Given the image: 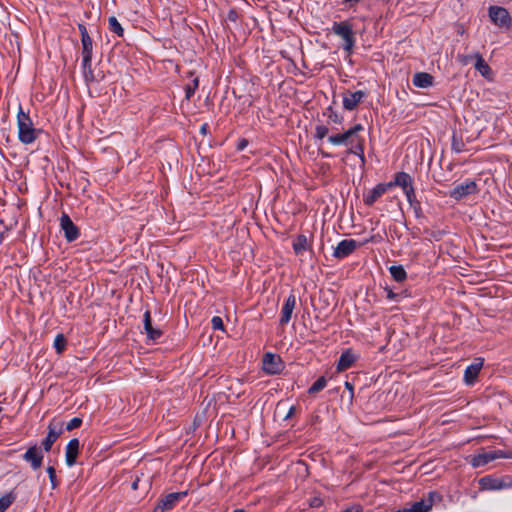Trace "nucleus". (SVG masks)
I'll return each mask as SVG.
<instances>
[{
    "mask_svg": "<svg viewBox=\"0 0 512 512\" xmlns=\"http://www.w3.org/2000/svg\"><path fill=\"white\" fill-rule=\"evenodd\" d=\"M391 189V184L379 183L369 190L363 196V201L367 206L373 205L384 193Z\"/></svg>",
    "mask_w": 512,
    "mask_h": 512,
    "instance_id": "obj_12",
    "label": "nucleus"
},
{
    "mask_svg": "<svg viewBox=\"0 0 512 512\" xmlns=\"http://www.w3.org/2000/svg\"><path fill=\"white\" fill-rule=\"evenodd\" d=\"M53 346L58 354H61L66 347V339L63 334H58L55 339Z\"/></svg>",
    "mask_w": 512,
    "mask_h": 512,
    "instance_id": "obj_33",
    "label": "nucleus"
},
{
    "mask_svg": "<svg viewBox=\"0 0 512 512\" xmlns=\"http://www.w3.org/2000/svg\"><path fill=\"white\" fill-rule=\"evenodd\" d=\"M295 307L296 297L293 293H290V295L286 298L281 309V316L279 319L280 325L284 326L290 322Z\"/></svg>",
    "mask_w": 512,
    "mask_h": 512,
    "instance_id": "obj_15",
    "label": "nucleus"
},
{
    "mask_svg": "<svg viewBox=\"0 0 512 512\" xmlns=\"http://www.w3.org/2000/svg\"><path fill=\"white\" fill-rule=\"evenodd\" d=\"M79 440L77 438L71 439L67 446L65 451V461L67 466L72 467L76 463L77 455L79 452Z\"/></svg>",
    "mask_w": 512,
    "mask_h": 512,
    "instance_id": "obj_19",
    "label": "nucleus"
},
{
    "mask_svg": "<svg viewBox=\"0 0 512 512\" xmlns=\"http://www.w3.org/2000/svg\"><path fill=\"white\" fill-rule=\"evenodd\" d=\"M2 411V407H0V412Z\"/></svg>",
    "mask_w": 512,
    "mask_h": 512,
    "instance_id": "obj_58",
    "label": "nucleus"
},
{
    "mask_svg": "<svg viewBox=\"0 0 512 512\" xmlns=\"http://www.w3.org/2000/svg\"><path fill=\"white\" fill-rule=\"evenodd\" d=\"M403 193L405 194L409 205L416 204V202H418V200L416 198L414 186L407 190H404Z\"/></svg>",
    "mask_w": 512,
    "mask_h": 512,
    "instance_id": "obj_36",
    "label": "nucleus"
},
{
    "mask_svg": "<svg viewBox=\"0 0 512 512\" xmlns=\"http://www.w3.org/2000/svg\"><path fill=\"white\" fill-rule=\"evenodd\" d=\"M294 411H295V407H294V406H292V407L289 409V412H288V414H287V416H286V417H287V418H288V417H290V416L294 413Z\"/></svg>",
    "mask_w": 512,
    "mask_h": 512,
    "instance_id": "obj_52",
    "label": "nucleus"
},
{
    "mask_svg": "<svg viewBox=\"0 0 512 512\" xmlns=\"http://www.w3.org/2000/svg\"><path fill=\"white\" fill-rule=\"evenodd\" d=\"M143 328L150 341H156L162 336V331L159 328L153 327L150 311H145L143 319Z\"/></svg>",
    "mask_w": 512,
    "mask_h": 512,
    "instance_id": "obj_17",
    "label": "nucleus"
},
{
    "mask_svg": "<svg viewBox=\"0 0 512 512\" xmlns=\"http://www.w3.org/2000/svg\"><path fill=\"white\" fill-rule=\"evenodd\" d=\"M441 496L435 491L428 493V496L419 501L408 503L404 507L397 509L395 512H429L436 500H440Z\"/></svg>",
    "mask_w": 512,
    "mask_h": 512,
    "instance_id": "obj_2",
    "label": "nucleus"
},
{
    "mask_svg": "<svg viewBox=\"0 0 512 512\" xmlns=\"http://www.w3.org/2000/svg\"><path fill=\"white\" fill-rule=\"evenodd\" d=\"M489 17L491 21L499 26L510 28L512 24V20L507 9L500 6H491L489 8Z\"/></svg>",
    "mask_w": 512,
    "mask_h": 512,
    "instance_id": "obj_6",
    "label": "nucleus"
},
{
    "mask_svg": "<svg viewBox=\"0 0 512 512\" xmlns=\"http://www.w3.org/2000/svg\"><path fill=\"white\" fill-rule=\"evenodd\" d=\"M471 366L474 367L475 371H477V373L479 374V372L483 366V360L477 359V361L472 363Z\"/></svg>",
    "mask_w": 512,
    "mask_h": 512,
    "instance_id": "obj_48",
    "label": "nucleus"
},
{
    "mask_svg": "<svg viewBox=\"0 0 512 512\" xmlns=\"http://www.w3.org/2000/svg\"><path fill=\"white\" fill-rule=\"evenodd\" d=\"M388 270L396 282L401 283L407 279V272L402 265H392Z\"/></svg>",
    "mask_w": 512,
    "mask_h": 512,
    "instance_id": "obj_26",
    "label": "nucleus"
},
{
    "mask_svg": "<svg viewBox=\"0 0 512 512\" xmlns=\"http://www.w3.org/2000/svg\"><path fill=\"white\" fill-rule=\"evenodd\" d=\"M509 476L497 477L494 475H487L479 479V488L482 491H501L509 488Z\"/></svg>",
    "mask_w": 512,
    "mask_h": 512,
    "instance_id": "obj_4",
    "label": "nucleus"
},
{
    "mask_svg": "<svg viewBox=\"0 0 512 512\" xmlns=\"http://www.w3.org/2000/svg\"><path fill=\"white\" fill-rule=\"evenodd\" d=\"M509 488L512 489V479H510Z\"/></svg>",
    "mask_w": 512,
    "mask_h": 512,
    "instance_id": "obj_57",
    "label": "nucleus"
},
{
    "mask_svg": "<svg viewBox=\"0 0 512 512\" xmlns=\"http://www.w3.org/2000/svg\"><path fill=\"white\" fill-rule=\"evenodd\" d=\"M293 250L296 255H301L309 249L308 239L304 234L298 235L292 244Z\"/></svg>",
    "mask_w": 512,
    "mask_h": 512,
    "instance_id": "obj_24",
    "label": "nucleus"
},
{
    "mask_svg": "<svg viewBox=\"0 0 512 512\" xmlns=\"http://www.w3.org/2000/svg\"><path fill=\"white\" fill-rule=\"evenodd\" d=\"M47 473H48L52 488L53 489L56 488L58 483H57L56 471H55L54 467H52V466L47 467Z\"/></svg>",
    "mask_w": 512,
    "mask_h": 512,
    "instance_id": "obj_39",
    "label": "nucleus"
},
{
    "mask_svg": "<svg viewBox=\"0 0 512 512\" xmlns=\"http://www.w3.org/2000/svg\"><path fill=\"white\" fill-rule=\"evenodd\" d=\"M78 29H79V32L81 35V39H87L90 37L88 34V31H87V28L84 24H79Z\"/></svg>",
    "mask_w": 512,
    "mask_h": 512,
    "instance_id": "obj_46",
    "label": "nucleus"
},
{
    "mask_svg": "<svg viewBox=\"0 0 512 512\" xmlns=\"http://www.w3.org/2000/svg\"><path fill=\"white\" fill-rule=\"evenodd\" d=\"M201 131H202L203 133H205V131H206V125H203V126L201 127Z\"/></svg>",
    "mask_w": 512,
    "mask_h": 512,
    "instance_id": "obj_55",
    "label": "nucleus"
},
{
    "mask_svg": "<svg viewBox=\"0 0 512 512\" xmlns=\"http://www.w3.org/2000/svg\"><path fill=\"white\" fill-rule=\"evenodd\" d=\"M327 386V380L324 376L319 377L308 389L309 394H315Z\"/></svg>",
    "mask_w": 512,
    "mask_h": 512,
    "instance_id": "obj_30",
    "label": "nucleus"
},
{
    "mask_svg": "<svg viewBox=\"0 0 512 512\" xmlns=\"http://www.w3.org/2000/svg\"><path fill=\"white\" fill-rule=\"evenodd\" d=\"M263 369L268 374H277L282 370V361L279 356L266 353L263 357Z\"/></svg>",
    "mask_w": 512,
    "mask_h": 512,
    "instance_id": "obj_16",
    "label": "nucleus"
},
{
    "mask_svg": "<svg viewBox=\"0 0 512 512\" xmlns=\"http://www.w3.org/2000/svg\"><path fill=\"white\" fill-rule=\"evenodd\" d=\"M345 387H346V389L353 391V386L350 382H345Z\"/></svg>",
    "mask_w": 512,
    "mask_h": 512,
    "instance_id": "obj_51",
    "label": "nucleus"
},
{
    "mask_svg": "<svg viewBox=\"0 0 512 512\" xmlns=\"http://www.w3.org/2000/svg\"><path fill=\"white\" fill-rule=\"evenodd\" d=\"M361 1L362 0H341V4L347 9H352Z\"/></svg>",
    "mask_w": 512,
    "mask_h": 512,
    "instance_id": "obj_43",
    "label": "nucleus"
},
{
    "mask_svg": "<svg viewBox=\"0 0 512 512\" xmlns=\"http://www.w3.org/2000/svg\"><path fill=\"white\" fill-rule=\"evenodd\" d=\"M385 291L387 294L386 296L389 300L396 301V302L400 301L402 294L393 292V290L389 287H386Z\"/></svg>",
    "mask_w": 512,
    "mask_h": 512,
    "instance_id": "obj_42",
    "label": "nucleus"
},
{
    "mask_svg": "<svg viewBox=\"0 0 512 512\" xmlns=\"http://www.w3.org/2000/svg\"><path fill=\"white\" fill-rule=\"evenodd\" d=\"M363 130H364V127L362 124H355L353 127L349 128V131H352L353 137H360L358 135V133Z\"/></svg>",
    "mask_w": 512,
    "mask_h": 512,
    "instance_id": "obj_44",
    "label": "nucleus"
},
{
    "mask_svg": "<svg viewBox=\"0 0 512 512\" xmlns=\"http://www.w3.org/2000/svg\"><path fill=\"white\" fill-rule=\"evenodd\" d=\"M320 154L322 155V157L324 158H330L332 157V155L330 153H327V152H324V151H320Z\"/></svg>",
    "mask_w": 512,
    "mask_h": 512,
    "instance_id": "obj_50",
    "label": "nucleus"
},
{
    "mask_svg": "<svg viewBox=\"0 0 512 512\" xmlns=\"http://www.w3.org/2000/svg\"><path fill=\"white\" fill-rule=\"evenodd\" d=\"M137 487H138V480L133 482V484H132L133 489H137Z\"/></svg>",
    "mask_w": 512,
    "mask_h": 512,
    "instance_id": "obj_53",
    "label": "nucleus"
},
{
    "mask_svg": "<svg viewBox=\"0 0 512 512\" xmlns=\"http://www.w3.org/2000/svg\"><path fill=\"white\" fill-rule=\"evenodd\" d=\"M391 184V188L398 186L403 191L413 187V178L406 172H397L394 175L393 181L387 182Z\"/></svg>",
    "mask_w": 512,
    "mask_h": 512,
    "instance_id": "obj_20",
    "label": "nucleus"
},
{
    "mask_svg": "<svg viewBox=\"0 0 512 512\" xmlns=\"http://www.w3.org/2000/svg\"><path fill=\"white\" fill-rule=\"evenodd\" d=\"M199 86V79L198 77H194L192 81L185 86V96L187 100H190L191 97L194 95L195 91L197 90Z\"/></svg>",
    "mask_w": 512,
    "mask_h": 512,
    "instance_id": "obj_31",
    "label": "nucleus"
},
{
    "mask_svg": "<svg viewBox=\"0 0 512 512\" xmlns=\"http://www.w3.org/2000/svg\"><path fill=\"white\" fill-rule=\"evenodd\" d=\"M188 495L187 491L173 492L162 497L153 512H166L173 509L182 499Z\"/></svg>",
    "mask_w": 512,
    "mask_h": 512,
    "instance_id": "obj_5",
    "label": "nucleus"
},
{
    "mask_svg": "<svg viewBox=\"0 0 512 512\" xmlns=\"http://www.w3.org/2000/svg\"><path fill=\"white\" fill-rule=\"evenodd\" d=\"M478 373L475 371V368L469 365L465 369L464 378L467 384H472L473 381L477 378Z\"/></svg>",
    "mask_w": 512,
    "mask_h": 512,
    "instance_id": "obj_35",
    "label": "nucleus"
},
{
    "mask_svg": "<svg viewBox=\"0 0 512 512\" xmlns=\"http://www.w3.org/2000/svg\"><path fill=\"white\" fill-rule=\"evenodd\" d=\"M474 57L476 58L475 69L479 71L482 76H487L490 72L489 65L484 61L483 57L479 53H476Z\"/></svg>",
    "mask_w": 512,
    "mask_h": 512,
    "instance_id": "obj_28",
    "label": "nucleus"
},
{
    "mask_svg": "<svg viewBox=\"0 0 512 512\" xmlns=\"http://www.w3.org/2000/svg\"><path fill=\"white\" fill-rule=\"evenodd\" d=\"M233 512H245L243 509H236Z\"/></svg>",
    "mask_w": 512,
    "mask_h": 512,
    "instance_id": "obj_56",
    "label": "nucleus"
},
{
    "mask_svg": "<svg viewBox=\"0 0 512 512\" xmlns=\"http://www.w3.org/2000/svg\"><path fill=\"white\" fill-rule=\"evenodd\" d=\"M492 453L495 456V460L496 459H500V458L512 459V453L511 452H507V451H504V450H492Z\"/></svg>",
    "mask_w": 512,
    "mask_h": 512,
    "instance_id": "obj_40",
    "label": "nucleus"
},
{
    "mask_svg": "<svg viewBox=\"0 0 512 512\" xmlns=\"http://www.w3.org/2000/svg\"><path fill=\"white\" fill-rule=\"evenodd\" d=\"M329 128L325 125H317L315 127L314 132V139L316 140H323L325 137L328 136Z\"/></svg>",
    "mask_w": 512,
    "mask_h": 512,
    "instance_id": "obj_34",
    "label": "nucleus"
},
{
    "mask_svg": "<svg viewBox=\"0 0 512 512\" xmlns=\"http://www.w3.org/2000/svg\"><path fill=\"white\" fill-rule=\"evenodd\" d=\"M63 432V425L61 422L51 421L48 424V433L42 441V446L46 452H49L54 442L59 438Z\"/></svg>",
    "mask_w": 512,
    "mask_h": 512,
    "instance_id": "obj_9",
    "label": "nucleus"
},
{
    "mask_svg": "<svg viewBox=\"0 0 512 512\" xmlns=\"http://www.w3.org/2000/svg\"><path fill=\"white\" fill-rule=\"evenodd\" d=\"M328 111H329V114H328V119L336 124H341L342 121H343V118L341 116L338 115L337 112H335L332 107H329L328 108Z\"/></svg>",
    "mask_w": 512,
    "mask_h": 512,
    "instance_id": "obj_38",
    "label": "nucleus"
},
{
    "mask_svg": "<svg viewBox=\"0 0 512 512\" xmlns=\"http://www.w3.org/2000/svg\"><path fill=\"white\" fill-rule=\"evenodd\" d=\"M478 191V187L475 181L466 180L462 183L457 184L451 191L450 196L455 200H461L468 195L475 194Z\"/></svg>",
    "mask_w": 512,
    "mask_h": 512,
    "instance_id": "obj_8",
    "label": "nucleus"
},
{
    "mask_svg": "<svg viewBox=\"0 0 512 512\" xmlns=\"http://www.w3.org/2000/svg\"><path fill=\"white\" fill-rule=\"evenodd\" d=\"M410 207L413 209L415 216L417 218L422 216V208L420 202H416V204H411Z\"/></svg>",
    "mask_w": 512,
    "mask_h": 512,
    "instance_id": "obj_45",
    "label": "nucleus"
},
{
    "mask_svg": "<svg viewBox=\"0 0 512 512\" xmlns=\"http://www.w3.org/2000/svg\"><path fill=\"white\" fill-rule=\"evenodd\" d=\"M332 31L344 41L343 49L350 53L355 45V38L352 25L347 21L334 22Z\"/></svg>",
    "mask_w": 512,
    "mask_h": 512,
    "instance_id": "obj_3",
    "label": "nucleus"
},
{
    "mask_svg": "<svg viewBox=\"0 0 512 512\" xmlns=\"http://www.w3.org/2000/svg\"><path fill=\"white\" fill-rule=\"evenodd\" d=\"M412 83L418 88L427 89L434 85V77L426 72H417L413 75Z\"/></svg>",
    "mask_w": 512,
    "mask_h": 512,
    "instance_id": "obj_21",
    "label": "nucleus"
},
{
    "mask_svg": "<svg viewBox=\"0 0 512 512\" xmlns=\"http://www.w3.org/2000/svg\"><path fill=\"white\" fill-rule=\"evenodd\" d=\"M357 359L358 356L351 349L344 350L338 360L337 371L342 372L349 369Z\"/></svg>",
    "mask_w": 512,
    "mask_h": 512,
    "instance_id": "obj_18",
    "label": "nucleus"
},
{
    "mask_svg": "<svg viewBox=\"0 0 512 512\" xmlns=\"http://www.w3.org/2000/svg\"><path fill=\"white\" fill-rule=\"evenodd\" d=\"M108 27L109 30L115 33L118 37L124 36V29L115 16H110L108 18Z\"/></svg>",
    "mask_w": 512,
    "mask_h": 512,
    "instance_id": "obj_27",
    "label": "nucleus"
},
{
    "mask_svg": "<svg viewBox=\"0 0 512 512\" xmlns=\"http://www.w3.org/2000/svg\"><path fill=\"white\" fill-rule=\"evenodd\" d=\"M82 44V60L88 64L89 59L93 57V41L92 38L89 37L87 39H81Z\"/></svg>",
    "mask_w": 512,
    "mask_h": 512,
    "instance_id": "obj_25",
    "label": "nucleus"
},
{
    "mask_svg": "<svg viewBox=\"0 0 512 512\" xmlns=\"http://www.w3.org/2000/svg\"><path fill=\"white\" fill-rule=\"evenodd\" d=\"M16 495L13 492H9L0 497V512L6 511L11 504L15 501Z\"/></svg>",
    "mask_w": 512,
    "mask_h": 512,
    "instance_id": "obj_29",
    "label": "nucleus"
},
{
    "mask_svg": "<svg viewBox=\"0 0 512 512\" xmlns=\"http://www.w3.org/2000/svg\"><path fill=\"white\" fill-rule=\"evenodd\" d=\"M18 138L23 144H31L37 139V131L28 113L19 107L17 114Z\"/></svg>",
    "mask_w": 512,
    "mask_h": 512,
    "instance_id": "obj_1",
    "label": "nucleus"
},
{
    "mask_svg": "<svg viewBox=\"0 0 512 512\" xmlns=\"http://www.w3.org/2000/svg\"><path fill=\"white\" fill-rule=\"evenodd\" d=\"M364 142V138L358 137L356 142H353L347 150L349 154L357 156L362 163H365Z\"/></svg>",
    "mask_w": 512,
    "mask_h": 512,
    "instance_id": "obj_23",
    "label": "nucleus"
},
{
    "mask_svg": "<svg viewBox=\"0 0 512 512\" xmlns=\"http://www.w3.org/2000/svg\"><path fill=\"white\" fill-rule=\"evenodd\" d=\"M245 145H246V142L241 143V144L239 145V149H243Z\"/></svg>",
    "mask_w": 512,
    "mask_h": 512,
    "instance_id": "obj_54",
    "label": "nucleus"
},
{
    "mask_svg": "<svg viewBox=\"0 0 512 512\" xmlns=\"http://www.w3.org/2000/svg\"><path fill=\"white\" fill-rule=\"evenodd\" d=\"M81 66H82L83 75H84L85 80L87 82L93 81L94 74H93V70H92V59H89L88 64H86V62L84 60H82Z\"/></svg>",
    "mask_w": 512,
    "mask_h": 512,
    "instance_id": "obj_32",
    "label": "nucleus"
},
{
    "mask_svg": "<svg viewBox=\"0 0 512 512\" xmlns=\"http://www.w3.org/2000/svg\"><path fill=\"white\" fill-rule=\"evenodd\" d=\"M495 460V456L491 451H483L477 455H474L471 460L470 464L474 468H479L487 465L488 463Z\"/></svg>",
    "mask_w": 512,
    "mask_h": 512,
    "instance_id": "obj_22",
    "label": "nucleus"
},
{
    "mask_svg": "<svg viewBox=\"0 0 512 512\" xmlns=\"http://www.w3.org/2000/svg\"><path fill=\"white\" fill-rule=\"evenodd\" d=\"M367 96V93L362 90L350 91L347 90L343 93L342 96V104L343 108L347 111H353L357 108L359 103H361L364 98Z\"/></svg>",
    "mask_w": 512,
    "mask_h": 512,
    "instance_id": "obj_7",
    "label": "nucleus"
},
{
    "mask_svg": "<svg viewBox=\"0 0 512 512\" xmlns=\"http://www.w3.org/2000/svg\"><path fill=\"white\" fill-rule=\"evenodd\" d=\"M357 247L358 243L354 239L341 240L335 247L333 256L337 259H344L352 254Z\"/></svg>",
    "mask_w": 512,
    "mask_h": 512,
    "instance_id": "obj_11",
    "label": "nucleus"
},
{
    "mask_svg": "<svg viewBox=\"0 0 512 512\" xmlns=\"http://www.w3.org/2000/svg\"><path fill=\"white\" fill-rule=\"evenodd\" d=\"M452 147L456 152H461L463 150V143L461 141L456 140L455 137H453Z\"/></svg>",
    "mask_w": 512,
    "mask_h": 512,
    "instance_id": "obj_47",
    "label": "nucleus"
},
{
    "mask_svg": "<svg viewBox=\"0 0 512 512\" xmlns=\"http://www.w3.org/2000/svg\"><path fill=\"white\" fill-rule=\"evenodd\" d=\"M60 227L64 232L65 239L68 242H73L78 239L80 232L78 227L73 223L71 218L63 213L60 217Z\"/></svg>",
    "mask_w": 512,
    "mask_h": 512,
    "instance_id": "obj_10",
    "label": "nucleus"
},
{
    "mask_svg": "<svg viewBox=\"0 0 512 512\" xmlns=\"http://www.w3.org/2000/svg\"><path fill=\"white\" fill-rule=\"evenodd\" d=\"M211 325L214 330H223L224 328L223 320L219 316H214L211 319Z\"/></svg>",
    "mask_w": 512,
    "mask_h": 512,
    "instance_id": "obj_41",
    "label": "nucleus"
},
{
    "mask_svg": "<svg viewBox=\"0 0 512 512\" xmlns=\"http://www.w3.org/2000/svg\"><path fill=\"white\" fill-rule=\"evenodd\" d=\"M473 56H458L459 58V61L462 63V64H467L469 59L472 58Z\"/></svg>",
    "mask_w": 512,
    "mask_h": 512,
    "instance_id": "obj_49",
    "label": "nucleus"
},
{
    "mask_svg": "<svg viewBox=\"0 0 512 512\" xmlns=\"http://www.w3.org/2000/svg\"><path fill=\"white\" fill-rule=\"evenodd\" d=\"M82 424V419L79 417L72 418L66 425L67 431H72L78 427H80Z\"/></svg>",
    "mask_w": 512,
    "mask_h": 512,
    "instance_id": "obj_37",
    "label": "nucleus"
},
{
    "mask_svg": "<svg viewBox=\"0 0 512 512\" xmlns=\"http://www.w3.org/2000/svg\"><path fill=\"white\" fill-rule=\"evenodd\" d=\"M23 460L30 463L33 470H37L42 465L43 453L37 445H33L24 453Z\"/></svg>",
    "mask_w": 512,
    "mask_h": 512,
    "instance_id": "obj_13",
    "label": "nucleus"
},
{
    "mask_svg": "<svg viewBox=\"0 0 512 512\" xmlns=\"http://www.w3.org/2000/svg\"><path fill=\"white\" fill-rule=\"evenodd\" d=\"M358 137H353L352 131L349 129L343 131L342 133L332 134L327 137V141L333 146H347L349 147L353 142H356Z\"/></svg>",
    "mask_w": 512,
    "mask_h": 512,
    "instance_id": "obj_14",
    "label": "nucleus"
}]
</instances>
